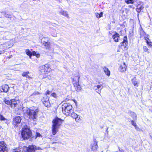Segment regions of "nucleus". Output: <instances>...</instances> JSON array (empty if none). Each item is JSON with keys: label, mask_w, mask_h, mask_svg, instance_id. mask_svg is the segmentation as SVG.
Returning a JSON list of instances; mask_svg holds the SVG:
<instances>
[{"label": "nucleus", "mask_w": 152, "mask_h": 152, "mask_svg": "<svg viewBox=\"0 0 152 152\" xmlns=\"http://www.w3.org/2000/svg\"><path fill=\"white\" fill-rule=\"evenodd\" d=\"M39 110L36 107H32L29 108L26 111V114L29 119L35 121L37 117Z\"/></svg>", "instance_id": "nucleus-1"}, {"label": "nucleus", "mask_w": 152, "mask_h": 152, "mask_svg": "<svg viewBox=\"0 0 152 152\" xmlns=\"http://www.w3.org/2000/svg\"><path fill=\"white\" fill-rule=\"evenodd\" d=\"M62 111L66 116L69 115L73 111L72 105L69 103H65L62 106Z\"/></svg>", "instance_id": "nucleus-2"}, {"label": "nucleus", "mask_w": 152, "mask_h": 152, "mask_svg": "<svg viewBox=\"0 0 152 152\" xmlns=\"http://www.w3.org/2000/svg\"><path fill=\"white\" fill-rule=\"evenodd\" d=\"M63 120L57 117L53 121L52 130L53 133H56L62 124Z\"/></svg>", "instance_id": "nucleus-3"}, {"label": "nucleus", "mask_w": 152, "mask_h": 152, "mask_svg": "<svg viewBox=\"0 0 152 152\" xmlns=\"http://www.w3.org/2000/svg\"><path fill=\"white\" fill-rule=\"evenodd\" d=\"M45 39H42L41 40V43L43 44V45H44L45 48L48 49L49 50H54V48H52V46L53 45L54 46H57L58 45L54 43H51V44L50 42H48V40H47V42H46L44 40Z\"/></svg>", "instance_id": "nucleus-4"}, {"label": "nucleus", "mask_w": 152, "mask_h": 152, "mask_svg": "<svg viewBox=\"0 0 152 152\" xmlns=\"http://www.w3.org/2000/svg\"><path fill=\"white\" fill-rule=\"evenodd\" d=\"M40 71L42 74H45L50 71V66L48 64L42 66L40 67Z\"/></svg>", "instance_id": "nucleus-5"}, {"label": "nucleus", "mask_w": 152, "mask_h": 152, "mask_svg": "<svg viewBox=\"0 0 152 152\" xmlns=\"http://www.w3.org/2000/svg\"><path fill=\"white\" fill-rule=\"evenodd\" d=\"M22 128L21 133H32L29 126L24 123H21Z\"/></svg>", "instance_id": "nucleus-6"}, {"label": "nucleus", "mask_w": 152, "mask_h": 152, "mask_svg": "<svg viewBox=\"0 0 152 152\" xmlns=\"http://www.w3.org/2000/svg\"><path fill=\"white\" fill-rule=\"evenodd\" d=\"M8 150L6 143L4 141L0 142V152H7Z\"/></svg>", "instance_id": "nucleus-7"}, {"label": "nucleus", "mask_w": 152, "mask_h": 152, "mask_svg": "<svg viewBox=\"0 0 152 152\" xmlns=\"http://www.w3.org/2000/svg\"><path fill=\"white\" fill-rule=\"evenodd\" d=\"M21 118L20 116H16L13 118L12 124L14 126H17L21 121Z\"/></svg>", "instance_id": "nucleus-8"}, {"label": "nucleus", "mask_w": 152, "mask_h": 152, "mask_svg": "<svg viewBox=\"0 0 152 152\" xmlns=\"http://www.w3.org/2000/svg\"><path fill=\"white\" fill-rule=\"evenodd\" d=\"M42 101L43 104L45 107H50V104L49 100V98L47 96H44Z\"/></svg>", "instance_id": "nucleus-9"}, {"label": "nucleus", "mask_w": 152, "mask_h": 152, "mask_svg": "<svg viewBox=\"0 0 152 152\" xmlns=\"http://www.w3.org/2000/svg\"><path fill=\"white\" fill-rule=\"evenodd\" d=\"M98 142L96 141V139H94V142L91 145V149L94 151H96L98 148L97 145Z\"/></svg>", "instance_id": "nucleus-10"}, {"label": "nucleus", "mask_w": 152, "mask_h": 152, "mask_svg": "<svg viewBox=\"0 0 152 152\" xmlns=\"http://www.w3.org/2000/svg\"><path fill=\"white\" fill-rule=\"evenodd\" d=\"M41 149L39 147H37L34 145H30L28 146V152H35L36 150H40Z\"/></svg>", "instance_id": "nucleus-11"}, {"label": "nucleus", "mask_w": 152, "mask_h": 152, "mask_svg": "<svg viewBox=\"0 0 152 152\" xmlns=\"http://www.w3.org/2000/svg\"><path fill=\"white\" fill-rule=\"evenodd\" d=\"M10 88L8 85L7 84H4L2 85L0 88V90L1 92H7Z\"/></svg>", "instance_id": "nucleus-12"}, {"label": "nucleus", "mask_w": 152, "mask_h": 152, "mask_svg": "<svg viewBox=\"0 0 152 152\" xmlns=\"http://www.w3.org/2000/svg\"><path fill=\"white\" fill-rule=\"evenodd\" d=\"M58 12L61 15H62L68 18H69V16L67 11L63 10H58Z\"/></svg>", "instance_id": "nucleus-13"}, {"label": "nucleus", "mask_w": 152, "mask_h": 152, "mask_svg": "<svg viewBox=\"0 0 152 152\" xmlns=\"http://www.w3.org/2000/svg\"><path fill=\"white\" fill-rule=\"evenodd\" d=\"M19 102L18 100L15 99H12L11 107H15L17 106Z\"/></svg>", "instance_id": "nucleus-14"}, {"label": "nucleus", "mask_w": 152, "mask_h": 152, "mask_svg": "<svg viewBox=\"0 0 152 152\" xmlns=\"http://www.w3.org/2000/svg\"><path fill=\"white\" fill-rule=\"evenodd\" d=\"M80 78V77L79 76L78 73L75 75L74 78H72L73 83H78Z\"/></svg>", "instance_id": "nucleus-15"}, {"label": "nucleus", "mask_w": 152, "mask_h": 152, "mask_svg": "<svg viewBox=\"0 0 152 152\" xmlns=\"http://www.w3.org/2000/svg\"><path fill=\"white\" fill-rule=\"evenodd\" d=\"M126 66L124 63L121 64L120 66V67L119 68V70L121 72H123L125 71L126 70Z\"/></svg>", "instance_id": "nucleus-16"}, {"label": "nucleus", "mask_w": 152, "mask_h": 152, "mask_svg": "<svg viewBox=\"0 0 152 152\" xmlns=\"http://www.w3.org/2000/svg\"><path fill=\"white\" fill-rule=\"evenodd\" d=\"M102 88V86L100 85L95 86L94 87V89L99 94H100Z\"/></svg>", "instance_id": "nucleus-17"}, {"label": "nucleus", "mask_w": 152, "mask_h": 152, "mask_svg": "<svg viewBox=\"0 0 152 152\" xmlns=\"http://www.w3.org/2000/svg\"><path fill=\"white\" fill-rule=\"evenodd\" d=\"M113 37L115 42H118L120 39V36L118 34L115 32V34L113 35Z\"/></svg>", "instance_id": "nucleus-18"}, {"label": "nucleus", "mask_w": 152, "mask_h": 152, "mask_svg": "<svg viewBox=\"0 0 152 152\" xmlns=\"http://www.w3.org/2000/svg\"><path fill=\"white\" fill-rule=\"evenodd\" d=\"M32 134H21L22 138L24 140L28 139L31 137Z\"/></svg>", "instance_id": "nucleus-19"}, {"label": "nucleus", "mask_w": 152, "mask_h": 152, "mask_svg": "<svg viewBox=\"0 0 152 152\" xmlns=\"http://www.w3.org/2000/svg\"><path fill=\"white\" fill-rule=\"evenodd\" d=\"M73 85L75 88V90L77 92H79L80 90L81 89V87L80 86L79 84V83H74Z\"/></svg>", "instance_id": "nucleus-20"}, {"label": "nucleus", "mask_w": 152, "mask_h": 152, "mask_svg": "<svg viewBox=\"0 0 152 152\" xmlns=\"http://www.w3.org/2000/svg\"><path fill=\"white\" fill-rule=\"evenodd\" d=\"M143 8L144 7L143 6V4H140L137 5L136 10L137 12L139 13Z\"/></svg>", "instance_id": "nucleus-21"}, {"label": "nucleus", "mask_w": 152, "mask_h": 152, "mask_svg": "<svg viewBox=\"0 0 152 152\" xmlns=\"http://www.w3.org/2000/svg\"><path fill=\"white\" fill-rule=\"evenodd\" d=\"M121 46H123L125 47H126V46L127 45L128 41L126 36L124 37L123 41L121 42Z\"/></svg>", "instance_id": "nucleus-22"}, {"label": "nucleus", "mask_w": 152, "mask_h": 152, "mask_svg": "<svg viewBox=\"0 0 152 152\" xmlns=\"http://www.w3.org/2000/svg\"><path fill=\"white\" fill-rule=\"evenodd\" d=\"M128 113L129 115L132 117L134 120H136L137 118L136 114L134 112L130 111Z\"/></svg>", "instance_id": "nucleus-23"}, {"label": "nucleus", "mask_w": 152, "mask_h": 152, "mask_svg": "<svg viewBox=\"0 0 152 152\" xmlns=\"http://www.w3.org/2000/svg\"><path fill=\"white\" fill-rule=\"evenodd\" d=\"M103 69L105 74L108 76L110 75V72L108 68L106 66H104L103 67Z\"/></svg>", "instance_id": "nucleus-24"}, {"label": "nucleus", "mask_w": 152, "mask_h": 152, "mask_svg": "<svg viewBox=\"0 0 152 152\" xmlns=\"http://www.w3.org/2000/svg\"><path fill=\"white\" fill-rule=\"evenodd\" d=\"M132 81L134 86H136L137 87L138 86V83L137 81V79L135 77H134L132 79Z\"/></svg>", "instance_id": "nucleus-25"}, {"label": "nucleus", "mask_w": 152, "mask_h": 152, "mask_svg": "<svg viewBox=\"0 0 152 152\" xmlns=\"http://www.w3.org/2000/svg\"><path fill=\"white\" fill-rule=\"evenodd\" d=\"M29 73V72H23L22 73V75L23 77H25L27 78L30 79L31 77L28 75V74Z\"/></svg>", "instance_id": "nucleus-26"}, {"label": "nucleus", "mask_w": 152, "mask_h": 152, "mask_svg": "<svg viewBox=\"0 0 152 152\" xmlns=\"http://www.w3.org/2000/svg\"><path fill=\"white\" fill-rule=\"evenodd\" d=\"M103 14V12H101L100 13H96V16L97 18H99L102 16Z\"/></svg>", "instance_id": "nucleus-27"}, {"label": "nucleus", "mask_w": 152, "mask_h": 152, "mask_svg": "<svg viewBox=\"0 0 152 152\" xmlns=\"http://www.w3.org/2000/svg\"><path fill=\"white\" fill-rule=\"evenodd\" d=\"M26 54L29 56L30 58H31L32 56V53L30 51V50L28 49H26Z\"/></svg>", "instance_id": "nucleus-28"}, {"label": "nucleus", "mask_w": 152, "mask_h": 152, "mask_svg": "<svg viewBox=\"0 0 152 152\" xmlns=\"http://www.w3.org/2000/svg\"><path fill=\"white\" fill-rule=\"evenodd\" d=\"M70 114L71 115L72 117L75 119L76 117H77L78 115L76 113H73V111L72 112V113Z\"/></svg>", "instance_id": "nucleus-29"}, {"label": "nucleus", "mask_w": 152, "mask_h": 152, "mask_svg": "<svg viewBox=\"0 0 152 152\" xmlns=\"http://www.w3.org/2000/svg\"><path fill=\"white\" fill-rule=\"evenodd\" d=\"M40 94V93L37 91H35L34 93H33L31 95H30V96H34L36 95H37L39 94Z\"/></svg>", "instance_id": "nucleus-30"}, {"label": "nucleus", "mask_w": 152, "mask_h": 152, "mask_svg": "<svg viewBox=\"0 0 152 152\" xmlns=\"http://www.w3.org/2000/svg\"><path fill=\"white\" fill-rule=\"evenodd\" d=\"M143 49L144 52H147L148 53H149V51H148V49L146 46H144L143 47Z\"/></svg>", "instance_id": "nucleus-31"}, {"label": "nucleus", "mask_w": 152, "mask_h": 152, "mask_svg": "<svg viewBox=\"0 0 152 152\" xmlns=\"http://www.w3.org/2000/svg\"><path fill=\"white\" fill-rule=\"evenodd\" d=\"M125 2L127 4H133L134 3V1L133 0H126Z\"/></svg>", "instance_id": "nucleus-32"}, {"label": "nucleus", "mask_w": 152, "mask_h": 152, "mask_svg": "<svg viewBox=\"0 0 152 152\" xmlns=\"http://www.w3.org/2000/svg\"><path fill=\"white\" fill-rule=\"evenodd\" d=\"M5 104H10L11 105V99L10 100H5Z\"/></svg>", "instance_id": "nucleus-33"}, {"label": "nucleus", "mask_w": 152, "mask_h": 152, "mask_svg": "<svg viewBox=\"0 0 152 152\" xmlns=\"http://www.w3.org/2000/svg\"><path fill=\"white\" fill-rule=\"evenodd\" d=\"M0 119L1 121L6 120V119L1 114L0 115Z\"/></svg>", "instance_id": "nucleus-34"}, {"label": "nucleus", "mask_w": 152, "mask_h": 152, "mask_svg": "<svg viewBox=\"0 0 152 152\" xmlns=\"http://www.w3.org/2000/svg\"><path fill=\"white\" fill-rule=\"evenodd\" d=\"M144 31H143V29H142V28L141 27V29H140V34L141 35H143L144 34Z\"/></svg>", "instance_id": "nucleus-35"}, {"label": "nucleus", "mask_w": 152, "mask_h": 152, "mask_svg": "<svg viewBox=\"0 0 152 152\" xmlns=\"http://www.w3.org/2000/svg\"><path fill=\"white\" fill-rule=\"evenodd\" d=\"M5 16L6 17L8 18H11V15L10 14H5Z\"/></svg>", "instance_id": "nucleus-36"}, {"label": "nucleus", "mask_w": 152, "mask_h": 152, "mask_svg": "<svg viewBox=\"0 0 152 152\" xmlns=\"http://www.w3.org/2000/svg\"><path fill=\"white\" fill-rule=\"evenodd\" d=\"M131 123L133 126L135 127L136 126V123L133 120H132L131 121Z\"/></svg>", "instance_id": "nucleus-37"}, {"label": "nucleus", "mask_w": 152, "mask_h": 152, "mask_svg": "<svg viewBox=\"0 0 152 152\" xmlns=\"http://www.w3.org/2000/svg\"><path fill=\"white\" fill-rule=\"evenodd\" d=\"M75 121L77 122H79L80 120V117H78V115H77V117H76L75 118Z\"/></svg>", "instance_id": "nucleus-38"}, {"label": "nucleus", "mask_w": 152, "mask_h": 152, "mask_svg": "<svg viewBox=\"0 0 152 152\" xmlns=\"http://www.w3.org/2000/svg\"><path fill=\"white\" fill-rule=\"evenodd\" d=\"M146 43L149 46H150L151 47L152 46V45L151 44L152 43L151 42H149L148 41H147L146 42Z\"/></svg>", "instance_id": "nucleus-39"}, {"label": "nucleus", "mask_w": 152, "mask_h": 152, "mask_svg": "<svg viewBox=\"0 0 152 152\" xmlns=\"http://www.w3.org/2000/svg\"><path fill=\"white\" fill-rule=\"evenodd\" d=\"M51 96L54 98H56V94L55 93H53L51 94Z\"/></svg>", "instance_id": "nucleus-40"}, {"label": "nucleus", "mask_w": 152, "mask_h": 152, "mask_svg": "<svg viewBox=\"0 0 152 152\" xmlns=\"http://www.w3.org/2000/svg\"><path fill=\"white\" fill-rule=\"evenodd\" d=\"M18 150H19L18 149H15L13 150L12 152H21L20 151H18Z\"/></svg>", "instance_id": "nucleus-41"}, {"label": "nucleus", "mask_w": 152, "mask_h": 152, "mask_svg": "<svg viewBox=\"0 0 152 152\" xmlns=\"http://www.w3.org/2000/svg\"><path fill=\"white\" fill-rule=\"evenodd\" d=\"M41 136L40 134H36V136L35 137V139H36L37 137H39Z\"/></svg>", "instance_id": "nucleus-42"}, {"label": "nucleus", "mask_w": 152, "mask_h": 152, "mask_svg": "<svg viewBox=\"0 0 152 152\" xmlns=\"http://www.w3.org/2000/svg\"><path fill=\"white\" fill-rule=\"evenodd\" d=\"M31 53L32 55H33L34 56H35L36 54V53L34 51H33Z\"/></svg>", "instance_id": "nucleus-43"}, {"label": "nucleus", "mask_w": 152, "mask_h": 152, "mask_svg": "<svg viewBox=\"0 0 152 152\" xmlns=\"http://www.w3.org/2000/svg\"><path fill=\"white\" fill-rule=\"evenodd\" d=\"M5 52V51L4 50H0V55L4 53Z\"/></svg>", "instance_id": "nucleus-44"}, {"label": "nucleus", "mask_w": 152, "mask_h": 152, "mask_svg": "<svg viewBox=\"0 0 152 152\" xmlns=\"http://www.w3.org/2000/svg\"><path fill=\"white\" fill-rule=\"evenodd\" d=\"M51 36L54 37H56L57 36V34L56 33L54 34H51Z\"/></svg>", "instance_id": "nucleus-45"}, {"label": "nucleus", "mask_w": 152, "mask_h": 152, "mask_svg": "<svg viewBox=\"0 0 152 152\" xmlns=\"http://www.w3.org/2000/svg\"><path fill=\"white\" fill-rule=\"evenodd\" d=\"M129 7L132 8L133 9H134V6L133 5H129Z\"/></svg>", "instance_id": "nucleus-46"}, {"label": "nucleus", "mask_w": 152, "mask_h": 152, "mask_svg": "<svg viewBox=\"0 0 152 152\" xmlns=\"http://www.w3.org/2000/svg\"><path fill=\"white\" fill-rule=\"evenodd\" d=\"M50 93V91L48 90L47 91V94H49Z\"/></svg>", "instance_id": "nucleus-47"}, {"label": "nucleus", "mask_w": 152, "mask_h": 152, "mask_svg": "<svg viewBox=\"0 0 152 152\" xmlns=\"http://www.w3.org/2000/svg\"><path fill=\"white\" fill-rule=\"evenodd\" d=\"M35 56H36V57H39L40 56V55L39 54H36Z\"/></svg>", "instance_id": "nucleus-48"}, {"label": "nucleus", "mask_w": 152, "mask_h": 152, "mask_svg": "<svg viewBox=\"0 0 152 152\" xmlns=\"http://www.w3.org/2000/svg\"><path fill=\"white\" fill-rule=\"evenodd\" d=\"M148 39H149L148 38H147V37H146V38H145V40H146V41H148Z\"/></svg>", "instance_id": "nucleus-49"}, {"label": "nucleus", "mask_w": 152, "mask_h": 152, "mask_svg": "<svg viewBox=\"0 0 152 152\" xmlns=\"http://www.w3.org/2000/svg\"><path fill=\"white\" fill-rule=\"evenodd\" d=\"M11 56H9V58H11Z\"/></svg>", "instance_id": "nucleus-50"}, {"label": "nucleus", "mask_w": 152, "mask_h": 152, "mask_svg": "<svg viewBox=\"0 0 152 152\" xmlns=\"http://www.w3.org/2000/svg\"><path fill=\"white\" fill-rule=\"evenodd\" d=\"M120 152H123V151H121L120 150Z\"/></svg>", "instance_id": "nucleus-51"}, {"label": "nucleus", "mask_w": 152, "mask_h": 152, "mask_svg": "<svg viewBox=\"0 0 152 152\" xmlns=\"http://www.w3.org/2000/svg\"><path fill=\"white\" fill-rule=\"evenodd\" d=\"M53 31H55V30H53Z\"/></svg>", "instance_id": "nucleus-52"}, {"label": "nucleus", "mask_w": 152, "mask_h": 152, "mask_svg": "<svg viewBox=\"0 0 152 152\" xmlns=\"http://www.w3.org/2000/svg\"><path fill=\"white\" fill-rule=\"evenodd\" d=\"M36 133H38L37 132H36Z\"/></svg>", "instance_id": "nucleus-53"}, {"label": "nucleus", "mask_w": 152, "mask_h": 152, "mask_svg": "<svg viewBox=\"0 0 152 152\" xmlns=\"http://www.w3.org/2000/svg\"><path fill=\"white\" fill-rule=\"evenodd\" d=\"M55 134V133H54V134Z\"/></svg>", "instance_id": "nucleus-54"}, {"label": "nucleus", "mask_w": 152, "mask_h": 152, "mask_svg": "<svg viewBox=\"0 0 152 152\" xmlns=\"http://www.w3.org/2000/svg\"><path fill=\"white\" fill-rule=\"evenodd\" d=\"M102 152H103V151H102Z\"/></svg>", "instance_id": "nucleus-55"}]
</instances>
